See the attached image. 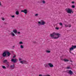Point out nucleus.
<instances>
[{"label":"nucleus","instance_id":"nucleus-42","mask_svg":"<svg viewBox=\"0 0 76 76\" xmlns=\"http://www.w3.org/2000/svg\"><path fill=\"white\" fill-rule=\"evenodd\" d=\"M71 54H73V55H74V54L73 53H71Z\"/></svg>","mask_w":76,"mask_h":76},{"label":"nucleus","instance_id":"nucleus-44","mask_svg":"<svg viewBox=\"0 0 76 76\" xmlns=\"http://www.w3.org/2000/svg\"><path fill=\"white\" fill-rule=\"evenodd\" d=\"M71 62H72V61H70Z\"/></svg>","mask_w":76,"mask_h":76},{"label":"nucleus","instance_id":"nucleus-17","mask_svg":"<svg viewBox=\"0 0 76 76\" xmlns=\"http://www.w3.org/2000/svg\"><path fill=\"white\" fill-rule=\"evenodd\" d=\"M74 50V49H73V48L72 46V47H71L69 49L70 51H72Z\"/></svg>","mask_w":76,"mask_h":76},{"label":"nucleus","instance_id":"nucleus-24","mask_svg":"<svg viewBox=\"0 0 76 76\" xmlns=\"http://www.w3.org/2000/svg\"><path fill=\"white\" fill-rule=\"evenodd\" d=\"M2 67L3 69H6V67L4 66H2Z\"/></svg>","mask_w":76,"mask_h":76},{"label":"nucleus","instance_id":"nucleus-28","mask_svg":"<svg viewBox=\"0 0 76 76\" xmlns=\"http://www.w3.org/2000/svg\"><path fill=\"white\" fill-rule=\"evenodd\" d=\"M59 25H60V26H63V24L61 23H59Z\"/></svg>","mask_w":76,"mask_h":76},{"label":"nucleus","instance_id":"nucleus-9","mask_svg":"<svg viewBox=\"0 0 76 76\" xmlns=\"http://www.w3.org/2000/svg\"><path fill=\"white\" fill-rule=\"evenodd\" d=\"M3 63H5V64H9V62L8 61H7V60H4L3 61Z\"/></svg>","mask_w":76,"mask_h":76},{"label":"nucleus","instance_id":"nucleus-21","mask_svg":"<svg viewBox=\"0 0 76 76\" xmlns=\"http://www.w3.org/2000/svg\"><path fill=\"white\" fill-rule=\"evenodd\" d=\"M64 25L65 26V27L66 28H67V27H68L69 26V25H68L66 24H64Z\"/></svg>","mask_w":76,"mask_h":76},{"label":"nucleus","instance_id":"nucleus-38","mask_svg":"<svg viewBox=\"0 0 76 76\" xmlns=\"http://www.w3.org/2000/svg\"><path fill=\"white\" fill-rule=\"evenodd\" d=\"M12 18H15V16L14 15H12L11 16Z\"/></svg>","mask_w":76,"mask_h":76},{"label":"nucleus","instance_id":"nucleus-13","mask_svg":"<svg viewBox=\"0 0 76 76\" xmlns=\"http://www.w3.org/2000/svg\"><path fill=\"white\" fill-rule=\"evenodd\" d=\"M11 34L12 37H15V34L13 32H11Z\"/></svg>","mask_w":76,"mask_h":76},{"label":"nucleus","instance_id":"nucleus-5","mask_svg":"<svg viewBox=\"0 0 76 76\" xmlns=\"http://www.w3.org/2000/svg\"><path fill=\"white\" fill-rule=\"evenodd\" d=\"M68 72H67L68 74H69L70 75H72L73 74V72L71 70H68Z\"/></svg>","mask_w":76,"mask_h":76},{"label":"nucleus","instance_id":"nucleus-4","mask_svg":"<svg viewBox=\"0 0 76 76\" xmlns=\"http://www.w3.org/2000/svg\"><path fill=\"white\" fill-rule=\"evenodd\" d=\"M11 61L13 63H16L18 61V59H16L12 58L11 60Z\"/></svg>","mask_w":76,"mask_h":76},{"label":"nucleus","instance_id":"nucleus-33","mask_svg":"<svg viewBox=\"0 0 76 76\" xmlns=\"http://www.w3.org/2000/svg\"><path fill=\"white\" fill-rule=\"evenodd\" d=\"M56 29H57V30H58L59 29V28H57V27H56Z\"/></svg>","mask_w":76,"mask_h":76},{"label":"nucleus","instance_id":"nucleus-34","mask_svg":"<svg viewBox=\"0 0 76 76\" xmlns=\"http://www.w3.org/2000/svg\"><path fill=\"white\" fill-rule=\"evenodd\" d=\"M2 20H4V18H2Z\"/></svg>","mask_w":76,"mask_h":76},{"label":"nucleus","instance_id":"nucleus-3","mask_svg":"<svg viewBox=\"0 0 76 76\" xmlns=\"http://www.w3.org/2000/svg\"><path fill=\"white\" fill-rule=\"evenodd\" d=\"M38 23L39 24V26H41V25H45V24L46 23H45V22L44 21L42 20L41 22H38Z\"/></svg>","mask_w":76,"mask_h":76},{"label":"nucleus","instance_id":"nucleus-32","mask_svg":"<svg viewBox=\"0 0 76 76\" xmlns=\"http://www.w3.org/2000/svg\"><path fill=\"white\" fill-rule=\"evenodd\" d=\"M38 14H36L35 15V16H38Z\"/></svg>","mask_w":76,"mask_h":76},{"label":"nucleus","instance_id":"nucleus-7","mask_svg":"<svg viewBox=\"0 0 76 76\" xmlns=\"http://www.w3.org/2000/svg\"><path fill=\"white\" fill-rule=\"evenodd\" d=\"M20 63H21V64H27L28 63L26 62V61L25 60H23V61H20Z\"/></svg>","mask_w":76,"mask_h":76},{"label":"nucleus","instance_id":"nucleus-30","mask_svg":"<svg viewBox=\"0 0 76 76\" xmlns=\"http://www.w3.org/2000/svg\"><path fill=\"white\" fill-rule=\"evenodd\" d=\"M42 2L43 4H45V1H42Z\"/></svg>","mask_w":76,"mask_h":76},{"label":"nucleus","instance_id":"nucleus-37","mask_svg":"<svg viewBox=\"0 0 76 76\" xmlns=\"http://www.w3.org/2000/svg\"><path fill=\"white\" fill-rule=\"evenodd\" d=\"M72 4H74V3H75V2L73 1L72 2Z\"/></svg>","mask_w":76,"mask_h":76},{"label":"nucleus","instance_id":"nucleus-27","mask_svg":"<svg viewBox=\"0 0 76 76\" xmlns=\"http://www.w3.org/2000/svg\"><path fill=\"white\" fill-rule=\"evenodd\" d=\"M20 47L21 48H24L23 46L22 45H21L20 46Z\"/></svg>","mask_w":76,"mask_h":76},{"label":"nucleus","instance_id":"nucleus-12","mask_svg":"<svg viewBox=\"0 0 76 76\" xmlns=\"http://www.w3.org/2000/svg\"><path fill=\"white\" fill-rule=\"evenodd\" d=\"M7 54L8 57H9L10 56V53L9 52L7 51Z\"/></svg>","mask_w":76,"mask_h":76},{"label":"nucleus","instance_id":"nucleus-2","mask_svg":"<svg viewBox=\"0 0 76 76\" xmlns=\"http://www.w3.org/2000/svg\"><path fill=\"white\" fill-rule=\"evenodd\" d=\"M65 10L68 13H69V14H71L72 13H74L72 9L70 8H66L65 9Z\"/></svg>","mask_w":76,"mask_h":76},{"label":"nucleus","instance_id":"nucleus-10","mask_svg":"<svg viewBox=\"0 0 76 76\" xmlns=\"http://www.w3.org/2000/svg\"><path fill=\"white\" fill-rule=\"evenodd\" d=\"M48 65L50 67H54V65L52 63H49L48 64Z\"/></svg>","mask_w":76,"mask_h":76},{"label":"nucleus","instance_id":"nucleus-41","mask_svg":"<svg viewBox=\"0 0 76 76\" xmlns=\"http://www.w3.org/2000/svg\"><path fill=\"white\" fill-rule=\"evenodd\" d=\"M36 42L35 41H34V42H33V43H35Z\"/></svg>","mask_w":76,"mask_h":76},{"label":"nucleus","instance_id":"nucleus-39","mask_svg":"<svg viewBox=\"0 0 76 76\" xmlns=\"http://www.w3.org/2000/svg\"><path fill=\"white\" fill-rule=\"evenodd\" d=\"M71 25H70L69 26V28H70V27H71Z\"/></svg>","mask_w":76,"mask_h":76},{"label":"nucleus","instance_id":"nucleus-25","mask_svg":"<svg viewBox=\"0 0 76 76\" xmlns=\"http://www.w3.org/2000/svg\"><path fill=\"white\" fill-rule=\"evenodd\" d=\"M19 60V61L20 62V61H20V60H22V58H20L18 59Z\"/></svg>","mask_w":76,"mask_h":76},{"label":"nucleus","instance_id":"nucleus-35","mask_svg":"<svg viewBox=\"0 0 76 76\" xmlns=\"http://www.w3.org/2000/svg\"><path fill=\"white\" fill-rule=\"evenodd\" d=\"M2 5V4H1V2H0V6H1Z\"/></svg>","mask_w":76,"mask_h":76},{"label":"nucleus","instance_id":"nucleus-22","mask_svg":"<svg viewBox=\"0 0 76 76\" xmlns=\"http://www.w3.org/2000/svg\"><path fill=\"white\" fill-rule=\"evenodd\" d=\"M72 47L73 49H74V48H76V45H72Z\"/></svg>","mask_w":76,"mask_h":76},{"label":"nucleus","instance_id":"nucleus-40","mask_svg":"<svg viewBox=\"0 0 76 76\" xmlns=\"http://www.w3.org/2000/svg\"><path fill=\"white\" fill-rule=\"evenodd\" d=\"M16 57V56L15 55L13 57V58H15Z\"/></svg>","mask_w":76,"mask_h":76},{"label":"nucleus","instance_id":"nucleus-43","mask_svg":"<svg viewBox=\"0 0 76 76\" xmlns=\"http://www.w3.org/2000/svg\"><path fill=\"white\" fill-rule=\"evenodd\" d=\"M69 52H70V53H72V52H71V51H69Z\"/></svg>","mask_w":76,"mask_h":76},{"label":"nucleus","instance_id":"nucleus-19","mask_svg":"<svg viewBox=\"0 0 76 76\" xmlns=\"http://www.w3.org/2000/svg\"><path fill=\"white\" fill-rule=\"evenodd\" d=\"M64 61L65 62H66V61H69V60L66 59H64Z\"/></svg>","mask_w":76,"mask_h":76},{"label":"nucleus","instance_id":"nucleus-1","mask_svg":"<svg viewBox=\"0 0 76 76\" xmlns=\"http://www.w3.org/2000/svg\"><path fill=\"white\" fill-rule=\"evenodd\" d=\"M61 35V34H60L56 32H53V34L50 35V37H53V38H54V39H58V38L60 37ZM55 36H56L55 37Z\"/></svg>","mask_w":76,"mask_h":76},{"label":"nucleus","instance_id":"nucleus-15","mask_svg":"<svg viewBox=\"0 0 76 76\" xmlns=\"http://www.w3.org/2000/svg\"><path fill=\"white\" fill-rule=\"evenodd\" d=\"M39 76H51L50 75H39Z\"/></svg>","mask_w":76,"mask_h":76},{"label":"nucleus","instance_id":"nucleus-26","mask_svg":"<svg viewBox=\"0 0 76 76\" xmlns=\"http://www.w3.org/2000/svg\"><path fill=\"white\" fill-rule=\"evenodd\" d=\"M19 44H23V43L22 42L20 41L19 42Z\"/></svg>","mask_w":76,"mask_h":76},{"label":"nucleus","instance_id":"nucleus-11","mask_svg":"<svg viewBox=\"0 0 76 76\" xmlns=\"http://www.w3.org/2000/svg\"><path fill=\"white\" fill-rule=\"evenodd\" d=\"M13 32H14L15 34H16L17 33V30L16 29H14L13 31Z\"/></svg>","mask_w":76,"mask_h":76},{"label":"nucleus","instance_id":"nucleus-6","mask_svg":"<svg viewBox=\"0 0 76 76\" xmlns=\"http://www.w3.org/2000/svg\"><path fill=\"white\" fill-rule=\"evenodd\" d=\"M2 56L4 57H6L7 56V51L4 52L2 54Z\"/></svg>","mask_w":76,"mask_h":76},{"label":"nucleus","instance_id":"nucleus-14","mask_svg":"<svg viewBox=\"0 0 76 76\" xmlns=\"http://www.w3.org/2000/svg\"><path fill=\"white\" fill-rule=\"evenodd\" d=\"M10 67L11 69H13L15 68V65H11Z\"/></svg>","mask_w":76,"mask_h":76},{"label":"nucleus","instance_id":"nucleus-36","mask_svg":"<svg viewBox=\"0 0 76 76\" xmlns=\"http://www.w3.org/2000/svg\"><path fill=\"white\" fill-rule=\"evenodd\" d=\"M17 34H20V32H17Z\"/></svg>","mask_w":76,"mask_h":76},{"label":"nucleus","instance_id":"nucleus-31","mask_svg":"<svg viewBox=\"0 0 76 76\" xmlns=\"http://www.w3.org/2000/svg\"><path fill=\"white\" fill-rule=\"evenodd\" d=\"M72 8H75V6L74 5H72Z\"/></svg>","mask_w":76,"mask_h":76},{"label":"nucleus","instance_id":"nucleus-29","mask_svg":"<svg viewBox=\"0 0 76 76\" xmlns=\"http://www.w3.org/2000/svg\"><path fill=\"white\" fill-rule=\"evenodd\" d=\"M67 69H71V67H68L67 68Z\"/></svg>","mask_w":76,"mask_h":76},{"label":"nucleus","instance_id":"nucleus-16","mask_svg":"<svg viewBox=\"0 0 76 76\" xmlns=\"http://www.w3.org/2000/svg\"><path fill=\"white\" fill-rule=\"evenodd\" d=\"M45 52L46 53H50L51 51L50 50H47L45 51Z\"/></svg>","mask_w":76,"mask_h":76},{"label":"nucleus","instance_id":"nucleus-23","mask_svg":"<svg viewBox=\"0 0 76 76\" xmlns=\"http://www.w3.org/2000/svg\"><path fill=\"white\" fill-rule=\"evenodd\" d=\"M9 64H6L7 65V68H9Z\"/></svg>","mask_w":76,"mask_h":76},{"label":"nucleus","instance_id":"nucleus-8","mask_svg":"<svg viewBox=\"0 0 76 76\" xmlns=\"http://www.w3.org/2000/svg\"><path fill=\"white\" fill-rule=\"evenodd\" d=\"M21 12H23V13H24L25 14H26L27 13V12H28V11L27 10L25 9L23 10H22L21 11Z\"/></svg>","mask_w":76,"mask_h":76},{"label":"nucleus","instance_id":"nucleus-18","mask_svg":"<svg viewBox=\"0 0 76 76\" xmlns=\"http://www.w3.org/2000/svg\"><path fill=\"white\" fill-rule=\"evenodd\" d=\"M45 67L46 68H47V67H48V64H45Z\"/></svg>","mask_w":76,"mask_h":76},{"label":"nucleus","instance_id":"nucleus-20","mask_svg":"<svg viewBox=\"0 0 76 76\" xmlns=\"http://www.w3.org/2000/svg\"><path fill=\"white\" fill-rule=\"evenodd\" d=\"M15 13H16V15H19V11H16Z\"/></svg>","mask_w":76,"mask_h":76}]
</instances>
